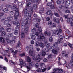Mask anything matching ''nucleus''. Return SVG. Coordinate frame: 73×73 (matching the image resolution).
<instances>
[{
  "label": "nucleus",
  "instance_id": "obj_1",
  "mask_svg": "<svg viewBox=\"0 0 73 73\" xmlns=\"http://www.w3.org/2000/svg\"><path fill=\"white\" fill-rule=\"evenodd\" d=\"M23 14L25 15V19H26V21H27L28 20H31V14L33 13V7H31L29 11H27V9L24 10L22 12Z\"/></svg>",
  "mask_w": 73,
  "mask_h": 73
},
{
  "label": "nucleus",
  "instance_id": "obj_2",
  "mask_svg": "<svg viewBox=\"0 0 73 73\" xmlns=\"http://www.w3.org/2000/svg\"><path fill=\"white\" fill-rule=\"evenodd\" d=\"M40 33L39 32H36L35 33V35L37 36V40L38 41H39L41 39L43 40L45 39V37L44 36L43 33H42L40 35Z\"/></svg>",
  "mask_w": 73,
  "mask_h": 73
},
{
  "label": "nucleus",
  "instance_id": "obj_3",
  "mask_svg": "<svg viewBox=\"0 0 73 73\" xmlns=\"http://www.w3.org/2000/svg\"><path fill=\"white\" fill-rule=\"evenodd\" d=\"M10 51H11L12 53H14V54H16L17 52H18V50H16L15 51V52H14L12 48H11L9 49L8 48H7L6 50H5V51L3 52V54L4 56H5L7 55V53H6V52L8 53H10Z\"/></svg>",
  "mask_w": 73,
  "mask_h": 73
},
{
  "label": "nucleus",
  "instance_id": "obj_4",
  "mask_svg": "<svg viewBox=\"0 0 73 73\" xmlns=\"http://www.w3.org/2000/svg\"><path fill=\"white\" fill-rule=\"evenodd\" d=\"M28 21H27L25 22H25H23L22 23V29H23L24 28V26H25V28L24 29V31L25 33H28V27L27 25H29V23H27Z\"/></svg>",
  "mask_w": 73,
  "mask_h": 73
},
{
  "label": "nucleus",
  "instance_id": "obj_5",
  "mask_svg": "<svg viewBox=\"0 0 73 73\" xmlns=\"http://www.w3.org/2000/svg\"><path fill=\"white\" fill-rule=\"evenodd\" d=\"M61 32H62V30L60 29H59V31L58 30H53L52 31V35L53 36H55L56 35L59 36Z\"/></svg>",
  "mask_w": 73,
  "mask_h": 73
},
{
  "label": "nucleus",
  "instance_id": "obj_6",
  "mask_svg": "<svg viewBox=\"0 0 73 73\" xmlns=\"http://www.w3.org/2000/svg\"><path fill=\"white\" fill-rule=\"evenodd\" d=\"M13 7L7 4L6 5V7H8V8H11L13 11H18V8H17V6L15 5L14 4H13Z\"/></svg>",
  "mask_w": 73,
  "mask_h": 73
},
{
  "label": "nucleus",
  "instance_id": "obj_7",
  "mask_svg": "<svg viewBox=\"0 0 73 73\" xmlns=\"http://www.w3.org/2000/svg\"><path fill=\"white\" fill-rule=\"evenodd\" d=\"M26 1L27 3V6L29 8L31 7V4L33 3V2H34V3H37V2L39 1H38L37 2L36 0H35V1H32V0H27Z\"/></svg>",
  "mask_w": 73,
  "mask_h": 73
},
{
  "label": "nucleus",
  "instance_id": "obj_8",
  "mask_svg": "<svg viewBox=\"0 0 73 73\" xmlns=\"http://www.w3.org/2000/svg\"><path fill=\"white\" fill-rule=\"evenodd\" d=\"M53 71L54 72H53L52 73H62L63 72L62 69H59L58 68L54 69Z\"/></svg>",
  "mask_w": 73,
  "mask_h": 73
},
{
  "label": "nucleus",
  "instance_id": "obj_9",
  "mask_svg": "<svg viewBox=\"0 0 73 73\" xmlns=\"http://www.w3.org/2000/svg\"><path fill=\"white\" fill-rule=\"evenodd\" d=\"M15 11H16L15 12L14 14V17L15 20H17V17H19V9H18V10Z\"/></svg>",
  "mask_w": 73,
  "mask_h": 73
},
{
  "label": "nucleus",
  "instance_id": "obj_10",
  "mask_svg": "<svg viewBox=\"0 0 73 73\" xmlns=\"http://www.w3.org/2000/svg\"><path fill=\"white\" fill-rule=\"evenodd\" d=\"M13 23L14 25H15V24H17L18 26H17L15 27V30L16 31H19V27H20V26H19V25H20V23H18V22L16 23L15 22H13Z\"/></svg>",
  "mask_w": 73,
  "mask_h": 73
},
{
  "label": "nucleus",
  "instance_id": "obj_11",
  "mask_svg": "<svg viewBox=\"0 0 73 73\" xmlns=\"http://www.w3.org/2000/svg\"><path fill=\"white\" fill-rule=\"evenodd\" d=\"M41 57V54H39L37 56H36V55H35L33 56V60H36V59H37V58H38V57Z\"/></svg>",
  "mask_w": 73,
  "mask_h": 73
},
{
  "label": "nucleus",
  "instance_id": "obj_12",
  "mask_svg": "<svg viewBox=\"0 0 73 73\" xmlns=\"http://www.w3.org/2000/svg\"><path fill=\"white\" fill-rule=\"evenodd\" d=\"M5 40L7 43H9V44H13L15 43V41L14 40L11 41V40L7 38H5Z\"/></svg>",
  "mask_w": 73,
  "mask_h": 73
},
{
  "label": "nucleus",
  "instance_id": "obj_13",
  "mask_svg": "<svg viewBox=\"0 0 73 73\" xmlns=\"http://www.w3.org/2000/svg\"><path fill=\"white\" fill-rule=\"evenodd\" d=\"M70 4V3L69 0H66V2L65 3V6H64L65 8H67L69 6V5Z\"/></svg>",
  "mask_w": 73,
  "mask_h": 73
},
{
  "label": "nucleus",
  "instance_id": "obj_14",
  "mask_svg": "<svg viewBox=\"0 0 73 73\" xmlns=\"http://www.w3.org/2000/svg\"><path fill=\"white\" fill-rule=\"evenodd\" d=\"M19 61L21 65H23V66H27V64H26V63L23 61V60L21 59H19Z\"/></svg>",
  "mask_w": 73,
  "mask_h": 73
},
{
  "label": "nucleus",
  "instance_id": "obj_15",
  "mask_svg": "<svg viewBox=\"0 0 73 73\" xmlns=\"http://www.w3.org/2000/svg\"><path fill=\"white\" fill-rule=\"evenodd\" d=\"M72 21H73V19L72 18H69L68 19L67 21L68 23H70L72 27L73 26V22H72Z\"/></svg>",
  "mask_w": 73,
  "mask_h": 73
},
{
  "label": "nucleus",
  "instance_id": "obj_16",
  "mask_svg": "<svg viewBox=\"0 0 73 73\" xmlns=\"http://www.w3.org/2000/svg\"><path fill=\"white\" fill-rule=\"evenodd\" d=\"M59 38L60 39H59L58 40L57 42L58 44H60L61 42V41L63 40V36L62 35H60L59 36Z\"/></svg>",
  "mask_w": 73,
  "mask_h": 73
},
{
  "label": "nucleus",
  "instance_id": "obj_17",
  "mask_svg": "<svg viewBox=\"0 0 73 73\" xmlns=\"http://www.w3.org/2000/svg\"><path fill=\"white\" fill-rule=\"evenodd\" d=\"M53 20L54 22H56L57 24H58L60 22V19L58 18H54L53 19Z\"/></svg>",
  "mask_w": 73,
  "mask_h": 73
},
{
  "label": "nucleus",
  "instance_id": "obj_18",
  "mask_svg": "<svg viewBox=\"0 0 73 73\" xmlns=\"http://www.w3.org/2000/svg\"><path fill=\"white\" fill-rule=\"evenodd\" d=\"M40 8L41 9L39 11V13H44V9L42 6H40Z\"/></svg>",
  "mask_w": 73,
  "mask_h": 73
},
{
  "label": "nucleus",
  "instance_id": "obj_19",
  "mask_svg": "<svg viewBox=\"0 0 73 73\" xmlns=\"http://www.w3.org/2000/svg\"><path fill=\"white\" fill-rule=\"evenodd\" d=\"M44 35L46 36H50L51 35V33L50 32L48 33L47 31H46L44 33Z\"/></svg>",
  "mask_w": 73,
  "mask_h": 73
},
{
  "label": "nucleus",
  "instance_id": "obj_20",
  "mask_svg": "<svg viewBox=\"0 0 73 73\" xmlns=\"http://www.w3.org/2000/svg\"><path fill=\"white\" fill-rule=\"evenodd\" d=\"M44 42H45V45L46 47L47 48H49V47L50 46V43H47V41H45V40H44Z\"/></svg>",
  "mask_w": 73,
  "mask_h": 73
},
{
  "label": "nucleus",
  "instance_id": "obj_21",
  "mask_svg": "<svg viewBox=\"0 0 73 73\" xmlns=\"http://www.w3.org/2000/svg\"><path fill=\"white\" fill-rule=\"evenodd\" d=\"M47 14L48 15H50V16H52L53 15V14L52 13V11L50 10L46 12Z\"/></svg>",
  "mask_w": 73,
  "mask_h": 73
},
{
  "label": "nucleus",
  "instance_id": "obj_22",
  "mask_svg": "<svg viewBox=\"0 0 73 73\" xmlns=\"http://www.w3.org/2000/svg\"><path fill=\"white\" fill-rule=\"evenodd\" d=\"M59 49V48L57 49V48H56V49H54L52 50V52L54 54H57V50Z\"/></svg>",
  "mask_w": 73,
  "mask_h": 73
},
{
  "label": "nucleus",
  "instance_id": "obj_23",
  "mask_svg": "<svg viewBox=\"0 0 73 73\" xmlns=\"http://www.w3.org/2000/svg\"><path fill=\"white\" fill-rule=\"evenodd\" d=\"M39 64L40 65V66L42 68H45V67H46V66H45V64L43 63L40 62L39 63Z\"/></svg>",
  "mask_w": 73,
  "mask_h": 73
},
{
  "label": "nucleus",
  "instance_id": "obj_24",
  "mask_svg": "<svg viewBox=\"0 0 73 73\" xmlns=\"http://www.w3.org/2000/svg\"><path fill=\"white\" fill-rule=\"evenodd\" d=\"M32 67V63H30L29 64V66H27V68L29 70H30V69H31Z\"/></svg>",
  "mask_w": 73,
  "mask_h": 73
},
{
  "label": "nucleus",
  "instance_id": "obj_25",
  "mask_svg": "<svg viewBox=\"0 0 73 73\" xmlns=\"http://www.w3.org/2000/svg\"><path fill=\"white\" fill-rule=\"evenodd\" d=\"M25 37V34L24 32H22L21 34V38H24Z\"/></svg>",
  "mask_w": 73,
  "mask_h": 73
},
{
  "label": "nucleus",
  "instance_id": "obj_26",
  "mask_svg": "<svg viewBox=\"0 0 73 73\" xmlns=\"http://www.w3.org/2000/svg\"><path fill=\"white\" fill-rule=\"evenodd\" d=\"M39 46L41 47V48H44V46H45V44L41 42H40Z\"/></svg>",
  "mask_w": 73,
  "mask_h": 73
},
{
  "label": "nucleus",
  "instance_id": "obj_27",
  "mask_svg": "<svg viewBox=\"0 0 73 73\" xmlns=\"http://www.w3.org/2000/svg\"><path fill=\"white\" fill-rule=\"evenodd\" d=\"M26 59L27 60V61L28 62H31V59L28 56H27L26 57Z\"/></svg>",
  "mask_w": 73,
  "mask_h": 73
},
{
  "label": "nucleus",
  "instance_id": "obj_28",
  "mask_svg": "<svg viewBox=\"0 0 73 73\" xmlns=\"http://www.w3.org/2000/svg\"><path fill=\"white\" fill-rule=\"evenodd\" d=\"M28 53L31 56H32L33 55V51L31 50H29V51Z\"/></svg>",
  "mask_w": 73,
  "mask_h": 73
},
{
  "label": "nucleus",
  "instance_id": "obj_29",
  "mask_svg": "<svg viewBox=\"0 0 73 73\" xmlns=\"http://www.w3.org/2000/svg\"><path fill=\"white\" fill-rule=\"evenodd\" d=\"M0 41L1 42L4 43V42H5V40H4V38L2 37H0Z\"/></svg>",
  "mask_w": 73,
  "mask_h": 73
},
{
  "label": "nucleus",
  "instance_id": "obj_30",
  "mask_svg": "<svg viewBox=\"0 0 73 73\" xmlns=\"http://www.w3.org/2000/svg\"><path fill=\"white\" fill-rule=\"evenodd\" d=\"M35 46H40V43L36 41L35 44Z\"/></svg>",
  "mask_w": 73,
  "mask_h": 73
},
{
  "label": "nucleus",
  "instance_id": "obj_31",
  "mask_svg": "<svg viewBox=\"0 0 73 73\" xmlns=\"http://www.w3.org/2000/svg\"><path fill=\"white\" fill-rule=\"evenodd\" d=\"M8 21H12L13 19V18L11 17H9L7 18Z\"/></svg>",
  "mask_w": 73,
  "mask_h": 73
},
{
  "label": "nucleus",
  "instance_id": "obj_32",
  "mask_svg": "<svg viewBox=\"0 0 73 73\" xmlns=\"http://www.w3.org/2000/svg\"><path fill=\"white\" fill-rule=\"evenodd\" d=\"M31 36V39H32L33 40H35L36 39V36L35 35H32Z\"/></svg>",
  "mask_w": 73,
  "mask_h": 73
},
{
  "label": "nucleus",
  "instance_id": "obj_33",
  "mask_svg": "<svg viewBox=\"0 0 73 73\" xmlns=\"http://www.w3.org/2000/svg\"><path fill=\"white\" fill-rule=\"evenodd\" d=\"M4 12H5V13H7V12H9V10H8V8H5L3 10Z\"/></svg>",
  "mask_w": 73,
  "mask_h": 73
},
{
  "label": "nucleus",
  "instance_id": "obj_34",
  "mask_svg": "<svg viewBox=\"0 0 73 73\" xmlns=\"http://www.w3.org/2000/svg\"><path fill=\"white\" fill-rule=\"evenodd\" d=\"M40 58V57H38L37 58H36V62H39L41 61V59Z\"/></svg>",
  "mask_w": 73,
  "mask_h": 73
},
{
  "label": "nucleus",
  "instance_id": "obj_35",
  "mask_svg": "<svg viewBox=\"0 0 73 73\" xmlns=\"http://www.w3.org/2000/svg\"><path fill=\"white\" fill-rule=\"evenodd\" d=\"M58 44H59L57 42V43H55L53 44V45L54 47L55 48H57L58 46Z\"/></svg>",
  "mask_w": 73,
  "mask_h": 73
},
{
  "label": "nucleus",
  "instance_id": "obj_36",
  "mask_svg": "<svg viewBox=\"0 0 73 73\" xmlns=\"http://www.w3.org/2000/svg\"><path fill=\"white\" fill-rule=\"evenodd\" d=\"M35 67L36 68H39L40 66L39 65V64L38 63H36L35 64Z\"/></svg>",
  "mask_w": 73,
  "mask_h": 73
},
{
  "label": "nucleus",
  "instance_id": "obj_37",
  "mask_svg": "<svg viewBox=\"0 0 73 73\" xmlns=\"http://www.w3.org/2000/svg\"><path fill=\"white\" fill-rule=\"evenodd\" d=\"M29 48V49H30V50H32L33 49V46L32 45H30Z\"/></svg>",
  "mask_w": 73,
  "mask_h": 73
},
{
  "label": "nucleus",
  "instance_id": "obj_38",
  "mask_svg": "<svg viewBox=\"0 0 73 73\" xmlns=\"http://www.w3.org/2000/svg\"><path fill=\"white\" fill-rule=\"evenodd\" d=\"M32 32L33 33H35L36 32V28H34L31 30Z\"/></svg>",
  "mask_w": 73,
  "mask_h": 73
},
{
  "label": "nucleus",
  "instance_id": "obj_39",
  "mask_svg": "<svg viewBox=\"0 0 73 73\" xmlns=\"http://www.w3.org/2000/svg\"><path fill=\"white\" fill-rule=\"evenodd\" d=\"M12 36H13V34L11 33H9L7 35L9 37H11Z\"/></svg>",
  "mask_w": 73,
  "mask_h": 73
},
{
  "label": "nucleus",
  "instance_id": "obj_40",
  "mask_svg": "<svg viewBox=\"0 0 73 73\" xmlns=\"http://www.w3.org/2000/svg\"><path fill=\"white\" fill-rule=\"evenodd\" d=\"M37 5L36 4H34L33 5V8L35 9V10H36L37 9Z\"/></svg>",
  "mask_w": 73,
  "mask_h": 73
},
{
  "label": "nucleus",
  "instance_id": "obj_41",
  "mask_svg": "<svg viewBox=\"0 0 73 73\" xmlns=\"http://www.w3.org/2000/svg\"><path fill=\"white\" fill-rule=\"evenodd\" d=\"M73 35H69V36H65V38H66V39H69V37H73Z\"/></svg>",
  "mask_w": 73,
  "mask_h": 73
},
{
  "label": "nucleus",
  "instance_id": "obj_42",
  "mask_svg": "<svg viewBox=\"0 0 73 73\" xmlns=\"http://www.w3.org/2000/svg\"><path fill=\"white\" fill-rule=\"evenodd\" d=\"M9 23V21L8 20H5L4 21V23L5 25H7L8 23Z\"/></svg>",
  "mask_w": 73,
  "mask_h": 73
},
{
  "label": "nucleus",
  "instance_id": "obj_43",
  "mask_svg": "<svg viewBox=\"0 0 73 73\" xmlns=\"http://www.w3.org/2000/svg\"><path fill=\"white\" fill-rule=\"evenodd\" d=\"M36 71H37V72H42V68H38L37 69Z\"/></svg>",
  "mask_w": 73,
  "mask_h": 73
},
{
  "label": "nucleus",
  "instance_id": "obj_44",
  "mask_svg": "<svg viewBox=\"0 0 73 73\" xmlns=\"http://www.w3.org/2000/svg\"><path fill=\"white\" fill-rule=\"evenodd\" d=\"M5 34H6V33H5V32L3 31L2 33H1V36H4Z\"/></svg>",
  "mask_w": 73,
  "mask_h": 73
},
{
  "label": "nucleus",
  "instance_id": "obj_45",
  "mask_svg": "<svg viewBox=\"0 0 73 73\" xmlns=\"http://www.w3.org/2000/svg\"><path fill=\"white\" fill-rule=\"evenodd\" d=\"M25 50L26 51H28L29 50V47L28 46H26L25 48Z\"/></svg>",
  "mask_w": 73,
  "mask_h": 73
},
{
  "label": "nucleus",
  "instance_id": "obj_46",
  "mask_svg": "<svg viewBox=\"0 0 73 73\" xmlns=\"http://www.w3.org/2000/svg\"><path fill=\"white\" fill-rule=\"evenodd\" d=\"M45 55H46V53L44 51H43L42 53L41 56H45Z\"/></svg>",
  "mask_w": 73,
  "mask_h": 73
},
{
  "label": "nucleus",
  "instance_id": "obj_47",
  "mask_svg": "<svg viewBox=\"0 0 73 73\" xmlns=\"http://www.w3.org/2000/svg\"><path fill=\"white\" fill-rule=\"evenodd\" d=\"M9 13L10 15L11 16L13 14V12L12 11H10L9 12Z\"/></svg>",
  "mask_w": 73,
  "mask_h": 73
},
{
  "label": "nucleus",
  "instance_id": "obj_48",
  "mask_svg": "<svg viewBox=\"0 0 73 73\" xmlns=\"http://www.w3.org/2000/svg\"><path fill=\"white\" fill-rule=\"evenodd\" d=\"M42 28H41V27H39L38 28V31L40 32H42Z\"/></svg>",
  "mask_w": 73,
  "mask_h": 73
},
{
  "label": "nucleus",
  "instance_id": "obj_49",
  "mask_svg": "<svg viewBox=\"0 0 73 73\" xmlns=\"http://www.w3.org/2000/svg\"><path fill=\"white\" fill-rule=\"evenodd\" d=\"M21 45V43L20 41H19L18 44H17V47H20V46Z\"/></svg>",
  "mask_w": 73,
  "mask_h": 73
},
{
  "label": "nucleus",
  "instance_id": "obj_50",
  "mask_svg": "<svg viewBox=\"0 0 73 73\" xmlns=\"http://www.w3.org/2000/svg\"><path fill=\"white\" fill-rule=\"evenodd\" d=\"M14 34L17 36V34H18V32H17V30H15L14 31Z\"/></svg>",
  "mask_w": 73,
  "mask_h": 73
},
{
  "label": "nucleus",
  "instance_id": "obj_51",
  "mask_svg": "<svg viewBox=\"0 0 73 73\" xmlns=\"http://www.w3.org/2000/svg\"><path fill=\"white\" fill-rule=\"evenodd\" d=\"M6 31L8 32H9L11 31V28H8L6 29Z\"/></svg>",
  "mask_w": 73,
  "mask_h": 73
},
{
  "label": "nucleus",
  "instance_id": "obj_52",
  "mask_svg": "<svg viewBox=\"0 0 73 73\" xmlns=\"http://www.w3.org/2000/svg\"><path fill=\"white\" fill-rule=\"evenodd\" d=\"M19 56L20 57H23V56H25V53H23L22 54H20Z\"/></svg>",
  "mask_w": 73,
  "mask_h": 73
},
{
  "label": "nucleus",
  "instance_id": "obj_53",
  "mask_svg": "<svg viewBox=\"0 0 73 73\" xmlns=\"http://www.w3.org/2000/svg\"><path fill=\"white\" fill-rule=\"evenodd\" d=\"M4 29L3 28H1L0 29V32H4Z\"/></svg>",
  "mask_w": 73,
  "mask_h": 73
},
{
  "label": "nucleus",
  "instance_id": "obj_54",
  "mask_svg": "<svg viewBox=\"0 0 73 73\" xmlns=\"http://www.w3.org/2000/svg\"><path fill=\"white\" fill-rule=\"evenodd\" d=\"M48 6H51L52 5V3L50 2H49L47 4Z\"/></svg>",
  "mask_w": 73,
  "mask_h": 73
},
{
  "label": "nucleus",
  "instance_id": "obj_55",
  "mask_svg": "<svg viewBox=\"0 0 73 73\" xmlns=\"http://www.w3.org/2000/svg\"><path fill=\"white\" fill-rule=\"evenodd\" d=\"M64 17L66 19H67L69 17V15H64Z\"/></svg>",
  "mask_w": 73,
  "mask_h": 73
},
{
  "label": "nucleus",
  "instance_id": "obj_56",
  "mask_svg": "<svg viewBox=\"0 0 73 73\" xmlns=\"http://www.w3.org/2000/svg\"><path fill=\"white\" fill-rule=\"evenodd\" d=\"M36 20L38 22H40L41 20V19L40 18H38L36 19Z\"/></svg>",
  "mask_w": 73,
  "mask_h": 73
},
{
  "label": "nucleus",
  "instance_id": "obj_57",
  "mask_svg": "<svg viewBox=\"0 0 73 73\" xmlns=\"http://www.w3.org/2000/svg\"><path fill=\"white\" fill-rule=\"evenodd\" d=\"M66 33L69 35H70V36H71V35H71V34H70V31L68 30L66 31Z\"/></svg>",
  "mask_w": 73,
  "mask_h": 73
},
{
  "label": "nucleus",
  "instance_id": "obj_58",
  "mask_svg": "<svg viewBox=\"0 0 73 73\" xmlns=\"http://www.w3.org/2000/svg\"><path fill=\"white\" fill-rule=\"evenodd\" d=\"M51 68H52V66H50L46 68V70H50Z\"/></svg>",
  "mask_w": 73,
  "mask_h": 73
},
{
  "label": "nucleus",
  "instance_id": "obj_59",
  "mask_svg": "<svg viewBox=\"0 0 73 73\" xmlns=\"http://www.w3.org/2000/svg\"><path fill=\"white\" fill-rule=\"evenodd\" d=\"M54 14L56 17H59V16H60L59 14H58L57 13H55Z\"/></svg>",
  "mask_w": 73,
  "mask_h": 73
},
{
  "label": "nucleus",
  "instance_id": "obj_60",
  "mask_svg": "<svg viewBox=\"0 0 73 73\" xmlns=\"http://www.w3.org/2000/svg\"><path fill=\"white\" fill-rule=\"evenodd\" d=\"M56 27V24L55 23H53L52 24V27H54V28Z\"/></svg>",
  "mask_w": 73,
  "mask_h": 73
},
{
  "label": "nucleus",
  "instance_id": "obj_61",
  "mask_svg": "<svg viewBox=\"0 0 73 73\" xmlns=\"http://www.w3.org/2000/svg\"><path fill=\"white\" fill-rule=\"evenodd\" d=\"M52 24V21H50L48 22V24L49 25H51Z\"/></svg>",
  "mask_w": 73,
  "mask_h": 73
},
{
  "label": "nucleus",
  "instance_id": "obj_62",
  "mask_svg": "<svg viewBox=\"0 0 73 73\" xmlns=\"http://www.w3.org/2000/svg\"><path fill=\"white\" fill-rule=\"evenodd\" d=\"M68 45L69 46H70V48H71V49H73V47H72V44L70 43H69L68 44Z\"/></svg>",
  "mask_w": 73,
  "mask_h": 73
},
{
  "label": "nucleus",
  "instance_id": "obj_63",
  "mask_svg": "<svg viewBox=\"0 0 73 73\" xmlns=\"http://www.w3.org/2000/svg\"><path fill=\"white\" fill-rule=\"evenodd\" d=\"M4 13H0V17H3V16L4 15Z\"/></svg>",
  "mask_w": 73,
  "mask_h": 73
},
{
  "label": "nucleus",
  "instance_id": "obj_64",
  "mask_svg": "<svg viewBox=\"0 0 73 73\" xmlns=\"http://www.w3.org/2000/svg\"><path fill=\"white\" fill-rule=\"evenodd\" d=\"M53 40V38L52 37H50L49 38V41L51 42H52Z\"/></svg>",
  "mask_w": 73,
  "mask_h": 73
}]
</instances>
